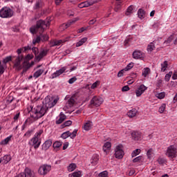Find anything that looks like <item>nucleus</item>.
I'll use <instances>...</instances> for the list:
<instances>
[{"label": "nucleus", "mask_w": 177, "mask_h": 177, "mask_svg": "<svg viewBox=\"0 0 177 177\" xmlns=\"http://www.w3.org/2000/svg\"><path fill=\"white\" fill-rule=\"evenodd\" d=\"M57 103V99L47 96L44 100L45 106H39L34 109L32 108L29 111V114H30V117H32L33 120H38V118H41V117H44V115H45V113H46V110H48V109H52V107L56 106Z\"/></svg>", "instance_id": "1"}, {"label": "nucleus", "mask_w": 177, "mask_h": 177, "mask_svg": "<svg viewBox=\"0 0 177 177\" xmlns=\"http://www.w3.org/2000/svg\"><path fill=\"white\" fill-rule=\"evenodd\" d=\"M50 25L49 21H44L40 19L37 21L36 26H33L30 28L31 34H42L45 31L46 28Z\"/></svg>", "instance_id": "2"}, {"label": "nucleus", "mask_w": 177, "mask_h": 177, "mask_svg": "<svg viewBox=\"0 0 177 177\" xmlns=\"http://www.w3.org/2000/svg\"><path fill=\"white\" fill-rule=\"evenodd\" d=\"M44 133L43 129H39L37 131L34 136L29 141L30 146H33L34 149H37L41 146V135Z\"/></svg>", "instance_id": "3"}, {"label": "nucleus", "mask_w": 177, "mask_h": 177, "mask_svg": "<svg viewBox=\"0 0 177 177\" xmlns=\"http://www.w3.org/2000/svg\"><path fill=\"white\" fill-rule=\"evenodd\" d=\"M77 99H78V93H76L75 94H73L71 97L68 100V106H67V109H68V113H69V114H71V113H73V111H74L75 110V102H77Z\"/></svg>", "instance_id": "4"}, {"label": "nucleus", "mask_w": 177, "mask_h": 177, "mask_svg": "<svg viewBox=\"0 0 177 177\" xmlns=\"http://www.w3.org/2000/svg\"><path fill=\"white\" fill-rule=\"evenodd\" d=\"M14 12L9 7H3L0 10V17L1 19H10L14 15Z\"/></svg>", "instance_id": "5"}, {"label": "nucleus", "mask_w": 177, "mask_h": 177, "mask_svg": "<svg viewBox=\"0 0 177 177\" xmlns=\"http://www.w3.org/2000/svg\"><path fill=\"white\" fill-rule=\"evenodd\" d=\"M166 156L169 157V158H176L177 156V149L174 145H170L167 147L166 151Z\"/></svg>", "instance_id": "6"}, {"label": "nucleus", "mask_w": 177, "mask_h": 177, "mask_svg": "<svg viewBox=\"0 0 177 177\" xmlns=\"http://www.w3.org/2000/svg\"><path fill=\"white\" fill-rule=\"evenodd\" d=\"M51 169H52V166L49 165H43L39 167L38 169V173L39 174V175L45 176L47 174H48V172H50Z\"/></svg>", "instance_id": "7"}, {"label": "nucleus", "mask_w": 177, "mask_h": 177, "mask_svg": "<svg viewBox=\"0 0 177 177\" xmlns=\"http://www.w3.org/2000/svg\"><path fill=\"white\" fill-rule=\"evenodd\" d=\"M122 145H119L116 146L115 149V156L116 158H118L119 160L124 157V150H122Z\"/></svg>", "instance_id": "8"}, {"label": "nucleus", "mask_w": 177, "mask_h": 177, "mask_svg": "<svg viewBox=\"0 0 177 177\" xmlns=\"http://www.w3.org/2000/svg\"><path fill=\"white\" fill-rule=\"evenodd\" d=\"M103 103V98L100 96H94L93 99L91 100V104H93V106H96V107H99L100 104Z\"/></svg>", "instance_id": "9"}, {"label": "nucleus", "mask_w": 177, "mask_h": 177, "mask_svg": "<svg viewBox=\"0 0 177 177\" xmlns=\"http://www.w3.org/2000/svg\"><path fill=\"white\" fill-rule=\"evenodd\" d=\"M67 70V67L64 66L61 68L59 70H57L56 72L51 74L50 78L51 80H54V78H57V77H60L62 74L64 73H66V71Z\"/></svg>", "instance_id": "10"}, {"label": "nucleus", "mask_w": 177, "mask_h": 177, "mask_svg": "<svg viewBox=\"0 0 177 177\" xmlns=\"http://www.w3.org/2000/svg\"><path fill=\"white\" fill-rule=\"evenodd\" d=\"M23 60V55H19L14 63V67L17 69V70H21V68H23V66H21V62Z\"/></svg>", "instance_id": "11"}, {"label": "nucleus", "mask_w": 177, "mask_h": 177, "mask_svg": "<svg viewBox=\"0 0 177 177\" xmlns=\"http://www.w3.org/2000/svg\"><path fill=\"white\" fill-rule=\"evenodd\" d=\"M146 89H147V87H146L145 84L140 85V87L136 91V96L138 97H139V96H142V95L143 94L145 91H146Z\"/></svg>", "instance_id": "12"}, {"label": "nucleus", "mask_w": 177, "mask_h": 177, "mask_svg": "<svg viewBox=\"0 0 177 177\" xmlns=\"http://www.w3.org/2000/svg\"><path fill=\"white\" fill-rule=\"evenodd\" d=\"M133 140H140L142 139V133L139 131H133L131 133Z\"/></svg>", "instance_id": "13"}, {"label": "nucleus", "mask_w": 177, "mask_h": 177, "mask_svg": "<svg viewBox=\"0 0 177 177\" xmlns=\"http://www.w3.org/2000/svg\"><path fill=\"white\" fill-rule=\"evenodd\" d=\"M24 174H25L26 177H37L34 171L28 167L24 169Z\"/></svg>", "instance_id": "14"}, {"label": "nucleus", "mask_w": 177, "mask_h": 177, "mask_svg": "<svg viewBox=\"0 0 177 177\" xmlns=\"http://www.w3.org/2000/svg\"><path fill=\"white\" fill-rule=\"evenodd\" d=\"M111 149V143L110 142H106L102 147V150L104 153H105L106 154L109 153Z\"/></svg>", "instance_id": "15"}, {"label": "nucleus", "mask_w": 177, "mask_h": 177, "mask_svg": "<svg viewBox=\"0 0 177 177\" xmlns=\"http://www.w3.org/2000/svg\"><path fill=\"white\" fill-rule=\"evenodd\" d=\"M31 49H32L34 55H35V56H37V55H38V53H39L38 48H37V47H31V46H25L24 52H26V50H30Z\"/></svg>", "instance_id": "16"}, {"label": "nucleus", "mask_w": 177, "mask_h": 177, "mask_svg": "<svg viewBox=\"0 0 177 177\" xmlns=\"http://www.w3.org/2000/svg\"><path fill=\"white\" fill-rule=\"evenodd\" d=\"M52 146V140H48L45 141V142L42 145V150H44V151H46Z\"/></svg>", "instance_id": "17"}, {"label": "nucleus", "mask_w": 177, "mask_h": 177, "mask_svg": "<svg viewBox=\"0 0 177 177\" xmlns=\"http://www.w3.org/2000/svg\"><path fill=\"white\" fill-rule=\"evenodd\" d=\"M66 118H67V116H66L63 112H61L58 116V119L56 120V124H62V122H63Z\"/></svg>", "instance_id": "18"}, {"label": "nucleus", "mask_w": 177, "mask_h": 177, "mask_svg": "<svg viewBox=\"0 0 177 177\" xmlns=\"http://www.w3.org/2000/svg\"><path fill=\"white\" fill-rule=\"evenodd\" d=\"M48 55V50H42L39 55L36 56L37 60H41L42 57H45Z\"/></svg>", "instance_id": "19"}, {"label": "nucleus", "mask_w": 177, "mask_h": 177, "mask_svg": "<svg viewBox=\"0 0 177 177\" xmlns=\"http://www.w3.org/2000/svg\"><path fill=\"white\" fill-rule=\"evenodd\" d=\"M133 59H142L143 57V53L139 50H136L133 53Z\"/></svg>", "instance_id": "20"}, {"label": "nucleus", "mask_w": 177, "mask_h": 177, "mask_svg": "<svg viewBox=\"0 0 177 177\" xmlns=\"http://www.w3.org/2000/svg\"><path fill=\"white\" fill-rule=\"evenodd\" d=\"M136 114H138V110H136V109H133L127 113V115L129 117V118H133V117H136Z\"/></svg>", "instance_id": "21"}, {"label": "nucleus", "mask_w": 177, "mask_h": 177, "mask_svg": "<svg viewBox=\"0 0 177 177\" xmlns=\"http://www.w3.org/2000/svg\"><path fill=\"white\" fill-rule=\"evenodd\" d=\"M77 132H78L77 129H75L73 132L70 131H67V138H71V139H74L77 136Z\"/></svg>", "instance_id": "22"}, {"label": "nucleus", "mask_w": 177, "mask_h": 177, "mask_svg": "<svg viewBox=\"0 0 177 177\" xmlns=\"http://www.w3.org/2000/svg\"><path fill=\"white\" fill-rule=\"evenodd\" d=\"M92 122L87 121V122L84 124L83 129H84V131H91V129H92Z\"/></svg>", "instance_id": "23"}, {"label": "nucleus", "mask_w": 177, "mask_h": 177, "mask_svg": "<svg viewBox=\"0 0 177 177\" xmlns=\"http://www.w3.org/2000/svg\"><path fill=\"white\" fill-rule=\"evenodd\" d=\"M156 41H153L152 42H151L148 46H147V51L148 52H153V50H154V49H156Z\"/></svg>", "instance_id": "24"}, {"label": "nucleus", "mask_w": 177, "mask_h": 177, "mask_svg": "<svg viewBox=\"0 0 177 177\" xmlns=\"http://www.w3.org/2000/svg\"><path fill=\"white\" fill-rule=\"evenodd\" d=\"M62 42H63L62 40H53L50 41V46H59L62 44Z\"/></svg>", "instance_id": "25"}, {"label": "nucleus", "mask_w": 177, "mask_h": 177, "mask_svg": "<svg viewBox=\"0 0 177 177\" xmlns=\"http://www.w3.org/2000/svg\"><path fill=\"white\" fill-rule=\"evenodd\" d=\"M42 74H44V69H39L33 74V77L34 78H39Z\"/></svg>", "instance_id": "26"}, {"label": "nucleus", "mask_w": 177, "mask_h": 177, "mask_svg": "<svg viewBox=\"0 0 177 177\" xmlns=\"http://www.w3.org/2000/svg\"><path fill=\"white\" fill-rule=\"evenodd\" d=\"M147 156L149 159L153 158V157H154V150L153 149H148L147 151Z\"/></svg>", "instance_id": "27"}, {"label": "nucleus", "mask_w": 177, "mask_h": 177, "mask_svg": "<svg viewBox=\"0 0 177 177\" xmlns=\"http://www.w3.org/2000/svg\"><path fill=\"white\" fill-rule=\"evenodd\" d=\"M3 164H8L10 160H12V158H10V155H5L3 158Z\"/></svg>", "instance_id": "28"}, {"label": "nucleus", "mask_w": 177, "mask_h": 177, "mask_svg": "<svg viewBox=\"0 0 177 177\" xmlns=\"http://www.w3.org/2000/svg\"><path fill=\"white\" fill-rule=\"evenodd\" d=\"M149 74H150V68H144L142 73V76L146 77L149 75Z\"/></svg>", "instance_id": "29"}, {"label": "nucleus", "mask_w": 177, "mask_h": 177, "mask_svg": "<svg viewBox=\"0 0 177 177\" xmlns=\"http://www.w3.org/2000/svg\"><path fill=\"white\" fill-rule=\"evenodd\" d=\"M78 8H80V9H82V8H89V4L88 3V1L79 3Z\"/></svg>", "instance_id": "30"}, {"label": "nucleus", "mask_w": 177, "mask_h": 177, "mask_svg": "<svg viewBox=\"0 0 177 177\" xmlns=\"http://www.w3.org/2000/svg\"><path fill=\"white\" fill-rule=\"evenodd\" d=\"M86 41H88V38L86 37H84L82 39H81V40H80L77 44H76V46H82V45H84V44H85V42H86Z\"/></svg>", "instance_id": "31"}, {"label": "nucleus", "mask_w": 177, "mask_h": 177, "mask_svg": "<svg viewBox=\"0 0 177 177\" xmlns=\"http://www.w3.org/2000/svg\"><path fill=\"white\" fill-rule=\"evenodd\" d=\"M75 168H77V165L75 163H71L68 167V171L69 172H73V171H75Z\"/></svg>", "instance_id": "32"}, {"label": "nucleus", "mask_w": 177, "mask_h": 177, "mask_svg": "<svg viewBox=\"0 0 177 177\" xmlns=\"http://www.w3.org/2000/svg\"><path fill=\"white\" fill-rule=\"evenodd\" d=\"M138 15L140 19H145V10L143 9H139L138 11Z\"/></svg>", "instance_id": "33"}, {"label": "nucleus", "mask_w": 177, "mask_h": 177, "mask_svg": "<svg viewBox=\"0 0 177 177\" xmlns=\"http://www.w3.org/2000/svg\"><path fill=\"white\" fill-rule=\"evenodd\" d=\"M81 171H75L68 175V177H81Z\"/></svg>", "instance_id": "34"}, {"label": "nucleus", "mask_w": 177, "mask_h": 177, "mask_svg": "<svg viewBox=\"0 0 177 177\" xmlns=\"http://www.w3.org/2000/svg\"><path fill=\"white\" fill-rule=\"evenodd\" d=\"M10 139H12V136H10L8 137H7L6 138H5L4 140H3L1 142V145H8V143H9V142H10Z\"/></svg>", "instance_id": "35"}, {"label": "nucleus", "mask_w": 177, "mask_h": 177, "mask_svg": "<svg viewBox=\"0 0 177 177\" xmlns=\"http://www.w3.org/2000/svg\"><path fill=\"white\" fill-rule=\"evenodd\" d=\"M41 41H42L41 39V36H37V37H35V38H34L33 39H32V44H33V45H35V44H39V42H41Z\"/></svg>", "instance_id": "36"}, {"label": "nucleus", "mask_w": 177, "mask_h": 177, "mask_svg": "<svg viewBox=\"0 0 177 177\" xmlns=\"http://www.w3.org/2000/svg\"><path fill=\"white\" fill-rule=\"evenodd\" d=\"M161 70L162 71H165L167 68H168V61H165L162 64H161Z\"/></svg>", "instance_id": "37"}, {"label": "nucleus", "mask_w": 177, "mask_h": 177, "mask_svg": "<svg viewBox=\"0 0 177 177\" xmlns=\"http://www.w3.org/2000/svg\"><path fill=\"white\" fill-rule=\"evenodd\" d=\"M39 34V37L43 42L45 41H48V39H49V36H48V35H42V33Z\"/></svg>", "instance_id": "38"}, {"label": "nucleus", "mask_w": 177, "mask_h": 177, "mask_svg": "<svg viewBox=\"0 0 177 177\" xmlns=\"http://www.w3.org/2000/svg\"><path fill=\"white\" fill-rule=\"evenodd\" d=\"M133 10V6H130L127 8V11H126V16H129L130 15H131Z\"/></svg>", "instance_id": "39"}, {"label": "nucleus", "mask_w": 177, "mask_h": 177, "mask_svg": "<svg viewBox=\"0 0 177 177\" xmlns=\"http://www.w3.org/2000/svg\"><path fill=\"white\" fill-rule=\"evenodd\" d=\"M62 147V142L60 141H56L53 144V147L54 149H59V147Z\"/></svg>", "instance_id": "40"}, {"label": "nucleus", "mask_w": 177, "mask_h": 177, "mask_svg": "<svg viewBox=\"0 0 177 177\" xmlns=\"http://www.w3.org/2000/svg\"><path fill=\"white\" fill-rule=\"evenodd\" d=\"M174 40V35H171L170 37H168V39L165 41L164 44H166V45H169L171 42Z\"/></svg>", "instance_id": "41"}, {"label": "nucleus", "mask_w": 177, "mask_h": 177, "mask_svg": "<svg viewBox=\"0 0 177 177\" xmlns=\"http://www.w3.org/2000/svg\"><path fill=\"white\" fill-rule=\"evenodd\" d=\"M139 154H140V149H137L132 152L131 157H136Z\"/></svg>", "instance_id": "42"}, {"label": "nucleus", "mask_w": 177, "mask_h": 177, "mask_svg": "<svg viewBox=\"0 0 177 177\" xmlns=\"http://www.w3.org/2000/svg\"><path fill=\"white\" fill-rule=\"evenodd\" d=\"M32 132H34V130H32V129L28 130L24 136L25 138H30V136H31V135H32Z\"/></svg>", "instance_id": "43"}, {"label": "nucleus", "mask_w": 177, "mask_h": 177, "mask_svg": "<svg viewBox=\"0 0 177 177\" xmlns=\"http://www.w3.org/2000/svg\"><path fill=\"white\" fill-rule=\"evenodd\" d=\"M98 2H99V0H87L88 6H92V5H95V3H97Z\"/></svg>", "instance_id": "44"}, {"label": "nucleus", "mask_w": 177, "mask_h": 177, "mask_svg": "<svg viewBox=\"0 0 177 177\" xmlns=\"http://www.w3.org/2000/svg\"><path fill=\"white\" fill-rule=\"evenodd\" d=\"M80 2V0H68V3L69 6L77 5Z\"/></svg>", "instance_id": "45"}, {"label": "nucleus", "mask_w": 177, "mask_h": 177, "mask_svg": "<svg viewBox=\"0 0 177 177\" xmlns=\"http://www.w3.org/2000/svg\"><path fill=\"white\" fill-rule=\"evenodd\" d=\"M133 63L131 62L124 69L125 71H129V70L133 68Z\"/></svg>", "instance_id": "46"}, {"label": "nucleus", "mask_w": 177, "mask_h": 177, "mask_svg": "<svg viewBox=\"0 0 177 177\" xmlns=\"http://www.w3.org/2000/svg\"><path fill=\"white\" fill-rule=\"evenodd\" d=\"M120 6H121V0H116L115 8V12H117V10L120 9Z\"/></svg>", "instance_id": "47"}, {"label": "nucleus", "mask_w": 177, "mask_h": 177, "mask_svg": "<svg viewBox=\"0 0 177 177\" xmlns=\"http://www.w3.org/2000/svg\"><path fill=\"white\" fill-rule=\"evenodd\" d=\"M66 29H67V24H63L59 28V30L61 32L64 31V30H66Z\"/></svg>", "instance_id": "48"}, {"label": "nucleus", "mask_w": 177, "mask_h": 177, "mask_svg": "<svg viewBox=\"0 0 177 177\" xmlns=\"http://www.w3.org/2000/svg\"><path fill=\"white\" fill-rule=\"evenodd\" d=\"M158 99H164L165 97V93H159L156 95Z\"/></svg>", "instance_id": "49"}, {"label": "nucleus", "mask_w": 177, "mask_h": 177, "mask_svg": "<svg viewBox=\"0 0 177 177\" xmlns=\"http://www.w3.org/2000/svg\"><path fill=\"white\" fill-rule=\"evenodd\" d=\"M172 76V72H169V73L166 74L165 77V80L168 82L169 81L171 77Z\"/></svg>", "instance_id": "50"}, {"label": "nucleus", "mask_w": 177, "mask_h": 177, "mask_svg": "<svg viewBox=\"0 0 177 177\" xmlns=\"http://www.w3.org/2000/svg\"><path fill=\"white\" fill-rule=\"evenodd\" d=\"M166 105L165 104H162L159 108V113H162L165 111Z\"/></svg>", "instance_id": "51"}, {"label": "nucleus", "mask_w": 177, "mask_h": 177, "mask_svg": "<svg viewBox=\"0 0 177 177\" xmlns=\"http://www.w3.org/2000/svg\"><path fill=\"white\" fill-rule=\"evenodd\" d=\"M79 19L78 18H74L72 20L68 21V26H71V24H74L76 21H78Z\"/></svg>", "instance_id": "52"}, {"label": "nucleus", "mask_w": 177, "mask_h": 177, "mask_svg": "<svg viewBox=\"0 0 177 177\" xmlns=\"http://www.w3.org/2000/svg\"><path fill=\"white\" fill-rule=\"evenodd\" d=\"M10 60H12V57L8 56V57H6L3 60V62L5 63V64H6V63H9V62H10Z\"/></svg>", "instance_id": "53"}, {"label": "nucleus", "mask_w": 177, "mask_h": 177, "mask_svg": "<svg viewBox=\"0 0 177 177\" xmlns=\"http://www.w3.org/2000/svg\"><path fill=\"white\" fill-rule=\"evenodd\" d=\"M97 161H99V156L97 155H93L91 163L93 164V162H97Z\"/></svg>", "instance_id": "54"}, {"label": "nucleus", "mask_w": 177, "mask_h": 177, "mask_svg": "<svg viewBox=\"0 0 177 177\" xmlns=\"http://www.w3.org/2000/svg\"><path fill=\"white\" fill-rule=\"evenodd\" d=\"M77 81V77H71L68 81V84H74Z\"/></svg>", "instance_id": "55"}, {"label": "nucleus", "mask_w": 177, "mask_h": 177, "mask_svg": "<svg viewBox=\"0 0 177 177\" xmlns=\"http://www.w3.org/2000/svg\"><path fill=\"white\" fill-rule=\"evenodd\" d=\"M39 8H41V1H37L35 4V9H39Z\"/></svg>", "instance_id": "56"}, {"label": "nucleus", "mask_w": 177, "mask_h": 177, "mask_svg": "<svg viewBox=\"0 0 177 177\" xmlns=\"http://www.w3.org/2000/svg\"><path fill=\"white\" fill-rule=\"evenodd\" d=\"M107 175H108V173H107L106 171H102V172H101V173L99 174V176H100V177H107Z\"/></svg>", "instance_id": "57"}, {"label": "nucleus", "mask_w": 177, "mask_h": 177, "mask_svg": "<svg viewBox=\"0 0 177 177\" xmlns=\"http://www.w3.org/2000/svg\"><path fill=\"white\" fill-rule=\"evenodd\" d=\"M75 13L74 12V10H68V16H74Z\"/></svg>", "instance_id": "58"}, {"label": "nucleus", "mask_w": 177, "mask_h": 177, "mask_svg": "<svg viewBox=\"0 0 177 177\" xmlns=\"http://www.w3.org/2000/svg\"><path fill=\"white\" fill-rule=\"evenodd\" d=\"M140 160H142V156L136 157L133 160V162H139Z\"/></svg>", "instance_id": "59"}, {"label": "nucleus", "mask_w": 177, "mask_h": 177, "mask_svg": "<svg viewBox=\"0 0 177 177\" xmlns=\"http://www.w3.org/2000/svg\"><path fill=\"white\" fill-rule=\"evenodd\" d=\"M126 71L124 69L120 71L118 73V77H122L124 75V72Z\"/></svg>", "instance_id": "60"}, {"label": "nucleus", "mask_w": 177, "mask_h": 177, "mask_svg": "<svg viewBox=\"0 0 177 177\" xmlns=\"http://www.w3.org/2000/svg\"><path fill=\"white\" fill-rule=\"evenodd\" d=\"M128 91H129V86H124L122 88V92H128Z\"/></svg>", "instance_id": "61"}, {"label": "nucleus", "mask_w": 177, "mask_h": 177, "mask_svg": "<svg viewBox=\"0 0 177 177\" xmlns=\"http://www.w3.org/2000/svg\"><path fill=\"white\" fill-rule=\"evenodd\" d=\"M162 85V80H158L156 82V86L158 88H160V86H161Z\"/></svg>", "instance_id": "62"}, {"label": "nucleus", "mask_w": 177, "mask_h": 177, "mask_svg": "<svg viewBox=\"0 0 177 177\" xmlns=\"http://www.w3.org/2000/svg\"><path fill=\"white\" fill-rule=\"evenodd\" d=\"M158 162L159 164H160V165H162V164H164V162H165V160H164V159L162 158H159L158 159Z\"/></svg>", "instance_id": "63"}, {"label": "nucleus", "mask_w": 177, "mask_h": 177, "mask_svg": "<svg viewBox=\"0 0 177 177\" xmlns=\"http://www.w3.org/2000/svg\"><path fill=\"white\" fill-rule=\"evenodd\" d=\"M61 138H62V139H66L67 138V131L64 132L61 135Z\"/></svg>", "instance_id": "64"}]
</instances>
